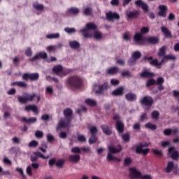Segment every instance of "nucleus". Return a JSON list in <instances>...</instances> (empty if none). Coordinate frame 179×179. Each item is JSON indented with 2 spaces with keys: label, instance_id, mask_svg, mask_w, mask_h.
I'll return each instance as SVG.
<instances>
[{
  "label": "nucleus",
  "instance_id": "nucleus-63",
  "mask_svg": "<svg viewBox=\"0 0 179 179\" xmlns=\"http://www.w3.org/2000/svg\"><path fill=\"white\" fill-rule=\"evenodd\" d=\"M81 150V148L79 147H74L71 149L72 153H80Z\"/></svg>",
  "mask_w": 179,
  "mask_h": 179
},
{
  "label": "nucleus",
  "instance_id": "nucleus-15",
  "mask_svg": "<svg viewBox=\"0 0 179 179\" xmlns=\"http://www.w3.org/2000/svg\"><path fill=\"white\" fill-rule=\"evenodd\" d=\"M158 9H159V11L158 12V15L161 17H166L167 16V6L166 5H159L158 7Z\"/></svg>",
  "mask_w": 179,
  "mask_h": 179
},
{
  "label": "nucleus",
  "instance_id": "nucleus-25",
  "mask_svg": "<svg viewBox=\"0 0 179 179\" xmlns=\"http://www.w3.org/2000/svg\"><path fill=\"white\" fill-rule=\"evenodd\" d=\"M124 97L127 101H135V100H136V94L132 92L126 94Z\"/></svg>",
  "mask_w": 179,
  "mask_h": 179
},
{
  "label": "nucleus",
  "instance_id": "nucleus-17",
  "mask_svg": "<svg viewBox=\"0 0 179 179\" xmlns=\"http://www.w3.org/2000/svg\"><path fill=\"white\" fill-rule=\"evenodd\" d=\"M168 155L171 157H179V152L174 146H171L168 149Z\"/></svg>",
  "mask_w": 179,
  "mask_h": 179
},
{
  "label": "nucleus",
  "instance_id": "nucleus-29",
  "mask_svg": "<svg viewBox=\"0 0 179 179\" xmlns=\"http://www.w3.org/2000/svg\"><path fill=\"white\" fill-rule=\"evenodd\" d=\"M120 69L118 67L113 66L112 68L108 69L106 71V73L108 75H115L116 73H118Z\"/></svg>",
  "mask_w": 179,
  "mask_h": 179
},
{
  "label": "nucleus",
  "instance_id": "nucleus-43",
  "mask_svg": "<svg viewBox=\"0 0 179 179\" xmlns=\"http://www.w3.org/2000/svg\"><path fill=\"white\" fill-rule=\"evenodd\" d=\"M155 85H156V80L153 78H150L147 81L146 87H150V86H155Z\"/></svg>",
  "mask_w": 179,
  "mask_h": 179
},
{
  "label": "nucleus",
  "instance_id": "nucleus-57",
  "mask_svg": "<svg viewBox=\"0 0 179 179\" xmlns=\"http://www.w3.org/2000/svg\"><path fill=\"white\" fill-rule=\"evenodd\" d=\"M81 150H83L84 153H92V148H90V147H81Z\"/></svg>",
  "mask_w": 179,
  "mask_h": 179
},
{
  "label": "nucleus",
  "instance_id": "nucleus-61",
  "mask_svg": "<svg viewBox=\"0 0 179 179\" xmlns=\"http://www.w3.org/2000/svg\"><path fill=\"white\" fill-rule=\"evenodd\" d=\"M32 55H33V52L31 51V48H27V50H25V55L27 57H31Z\"/></svg>",
  "mask_w": 179,
  "mask_h": 179
},
{
  "label": "nucleus",
  "instance_id": "nucleus-28",
  "mask_svg": "<svg viewBox=\"0 0 179 179\" xmlns=\"http://www.w3.org/2000/svg\"><path fill=\"white\" fill-rule=\"evenodd\" d=\"M22 122H27V124H34V122H37V117H22Z\"/></svg>",
  "mask_w": 179,
  "mask_h": 179
},
{
  "label": "nucleus",
  "instance_id": "nucleus-26",
  "mask_svg": "<svg viewBox=\"0 0 179 179\" xmlns=\"http://www.w3.org/2000/svg\"><path fill=\"white\" fill-rule=\"evenodd\" d=\"M63 71L64 66H62V65L61 64L55 66L52 69V71L54 72V73H55V75H59V73H62Z\"/></svg>",
  "mask_w": 179,
  "mask_h": 179
},
{
  "label": "nucleus",
  "instance_id": "nucleus-18",
  "mask_svg": "<svg viewBox=\"0 0 179 179\" xmlns=\"http://www.w3.org/2000/svg\"><path fill=\"white\" fill-rule=\"evenodd\" d=\"M174 162H169L167 163L166 167L164 168L163 171L166 173V174H170L173 170L175 169Z\"/></svg>",
  "mask_w": 179,
  "mask_h": 179
},
{
  "label": "nucleus",
  "instance_id": "nucleus-8",
  "mask_svg": "<svg viewBox=\"0 0 179 179\" xmlns=\"http://www.w3.org/2000/svg\"><path fill=\"white\" fill-rule=\"evenodd\" d=\"M39 78L40 74H38V73H25L22 76L23 80H28L29 79L31 82L38 80Z\"/></svg>",
  "mask_w": 179,
  "mask_h": 179
},
{
  "label": "nucleus",
  "instance_id": "nucleus-13",
  "mask_svg": "<svg viewBox=\"0 0 179 179\" xmlns=\"http://www.w3.org/2000/svg\"><path fill=\"white\" fill-rule=\"evenodd\" d=\"M115 129L118 134H124V131H125V124L121 120L116 121Z\"/></svg>",
  "mask_w": 179,
  "mask_h": 179
},
{
  "label": "nucleus",
  "instance_id": "nucleus-6",
  "mask_svg": "<svg viewBox=\"0 0 179 179\" xmlns=\"http://www.w3.org/2000/svg\"><path fill=\"white\" fill-rule=\"evenodd\" d=\"M89 130L91 134V136L89 138V143L90 145H93V143L97 142V134H99V129L96 126H91L89 128Z\"/></svg>",
  "mask_w": 179,
  "mask_h": 179
},
{
  "label": "nucleus",
  "instance_id": "nucleus-42",
  "mask_svg": "<svg viewBox=\"0 0 179 179\" xmlns=\"http://www.w3.org/2000/svg\"><path fill=\"white\" fill-rule=\"evenodd\" d=\"M94 37L96 40H101L103 38V34L100 31H95L94 33Z\"/></svg>",
  "mask_w": 179,
  "mask_h": 179
},
{
  "label": "nucleus",
  "instance_id": "nucleus-35",
  "mask_svg": "<svg viewBox=\"0 0 179 179\" xmlns=\"http://www.w3.org/2000/svg\"><path fill=\"white\" fill-rule=\"evenodd\" d=\"M145 128H147V129H151V131H156V129H157V126L156 124L148 122L145 124Z\"/></svg>",
  "mask_w": 179,
  "mask_h": 179
},
{
  "label": "nucleus",
  "instance_id": "nucleus-60",
  "mask_svg": "<svg viewBox=\"0 0 179 179\" xmlns=\"http://www.w3.org/2000/svg\"><path fill=\"white\" fill-rule=\"evenodd\" d=\"M73 71L71 69H66L63 70L62 75L63 76H66V75H69V73H71V72H73Z\"/></svg>",
  "mask_w": 179,
  "mask_h": 179
},
{
  "label": "nucleus",
  "instance_id": "nucleus-32",
  "mask_svg": "<svg viewBox=\"0 0 179 179\" xmlns=\"http://www.w3.org/2000/svg\"><path fill=\"white\" fill-rule=\"evenodd\" d=\"M87 30H97V25L93 22H88L86 24Z\"/></svg>",
  "mask_w": 179,
  "mask_h": 179
},
{
  "label": "nucleus",
  "instance_id": "nucleus-3",
  "mask_svg": "<svg viewBox=\"0 0 179 179\" xmlns=\"http://www.w3.org/2000/svg\"><path fill=\"white\" fill-rule=\"evenodd\" d=\"M149 33V27H143L141 29V33L138 32L134 35V40L138 45H143V36L142 34H148Z\"/></svg>",
  "mask_w": 179,
  "mask_h": 179
},
{
  "label": "nucleus",
  "instance_id": "nucleus-49",
  "mask_svg": "<svg viewBox=\"0 0 179 179\" xmlns=\"http://www.w3.org/2000/svg\"><path fill=\"white\" fill-rule=\"evenodd\" d=\"M64 164H65V160L64 159H59L56 162L57 167H59L60 169L64 167Z\"/></svg>",
  "mask_w": 179,
  "mask_h": 179
},
{
  "label": "nucleus",
  "instance_id": "nucleus-54",
  "mask_svg": "<svg viewBox=\"0 0 179 179\" xmlns=\"http://www.w3.org/2000/svg\"><path fill=\"white\" fill-rule=\"evenodd\" d=\"M64 31H66L69 34H71L72 33H76V29L75 28L66 27L64 29Z\"/></svg>",
  "mask_w": 179,
  "mask_h": 179
},
{
  "label": "nucleus",
  "instance_id": "nucleus-64",
  "mask_svg": "<svg viewBox=\"0 0 179 179\" xmlns=\"http://www.w3.org/2000/svg\"><path fill=\"white\" fill-rule=\"evenodd\" d=\"M173 96L175 97V99H178V103H179V91H173Z\"/></svg>",
  "mask_w": 179,
  "mask_h": 179
},
{
  "label": "nucleus",
  "instance_id": "nucleus-16",
  "mask_svg": "<svg viewBox=\"0 0 179 179\" xmlns=\"http://www.w3.org/2000/svg\"><path fill=\"white\" fill-rule=\"evenodd\" d=\"M121 150H122V147L121 145H117V147H114V145H110L108 147V152L113 155H115V153H120Z\"/></svg>",
  "mask_w": 179,
  "mask_h": 179
},
{
  "label": "nucleus",
  "instance_id": "nucleus-34",
  "mask_svg": "<svg viewBox=\"0 0 179 179\" xmlns=\"http://www.w3.org/2000/svg\"><path fill=\"white\" fill-rule=\"evenodd\" d=\"M85 103L86 104H87V106H90V107H96L97 102H96L95 100H93L92 99H87L85 100Z\"/></svg>",
  "mask_w": 179,
  "mask_h": 179
},
{
  "label": "nucleus",
  "instance_id": "nucleus-21",
  "mask_svg": "<svg viewBox=\"0 0 179 179\" xmlns=\"http://www.w3.org/2000/svg\"><path fill=\"white\" fill-rule=\"evenodd\" d=\"M163 83H164V78H163V77H159L157 79L155 85L158 86V90L159 92H163V90H164Z\"/></svg>",
  "mask_w": 179,
  "mask_h": 179
},
{
  "label": "nucleus",
  "instance_id": "nucleus-53",
  "mask_svg": "<svg viewBox=\"0 0 179 179\" xmlns=\"http://www.w3.org/2000/svg\"><path fill=\"white\" fill-rule=\"evenodd\" d=\"M77 141L82 143H85V142H86V137L84 135H79L78 136Z\"/></svg>",
  "mask_w": 179,
  "mask_h": 179
},
{
  "label": "nucleus",
  "instance_id": "nucleus-33",
  "mask_svg": "<svg viewBox=\"0 0 179 179\" xmlns=\"http://www.w3.org/2000/svg\"><path fill=\"white\" fill-rule=\"evenodd\" d=\"M140 76L141 78H153V76H155V74L153 73L145 71L142 72Z\"/></svg>",
  "mask_w": 179,
  "mask_h": 179
},
{
  "label": "nucleus",
  "instance_id": "nucleus-20",
  "mask_svg": "<svg viewBox=\"0 0 179 179\" xmlns=\"http://www.w3.org/2000/svg\"><path fill=\"white\" fill-rule=\"evenodd\" d=\"M159 41H160V39L157 36H149L146 38V42L148 43V44H152V45L159 44Z\"/></svg>",
  "mask_w": 179,
  "mask_h": 179
},
{
  "label": "nucleus",
  "instance_id": "nucleus-46",
  "mask_svg": "<svg viewBox=\"0 0 179 179\" xmlns=\"http://www.w3.org/2000/svg\"><path fill=\"white\" fill-rule=\"evenodd\" d=\"M131 57H134L136 61H137V59H139L141 57H142V53H141L139 51H136L132 54Z\"/></svg>",
  "mask_w": 179,
  "mask_h": 179
},
{
  "label": "nucleus",
  "instance_id": "nucleus-12",
  "mask_svg": "<svg viewBox=\"0 0 179 179\" xmlns=\"http://www.w3.org/2000/svg\"><path fill=\"white\" fill-rule=\"evenodd\" d=\"M106 19L109 22H113L114 19L115 20H120V14L117 13H113V11H109L106 13Z\"/></svg>",
  "mask_w": 179,
  "mask_h": 179
},
{
  "label": "nucleus",
  "instance_id": "nucleus-59",
  "mask_svg": "<svg viewBox=\"0 0 179 179\" xmlns=\"http://www.w3.org/2000/svg\"><path fill=\"white\" fill-rule=\"evenodd\" d=\"M124 166H130L132 164V159L129 157H126L124 161Z\"/></svg>",
  "mask_w": 179,
  "mask_h": 179
},
{
  "label": "nucleus",
  "instance_id": "nucleus-48",
  "mask_svg": "<svg viewBox=\"0 0 179 179\" xmlns=\"http://www.w3.org/2000/svg\"><path fill=\"white\" fill-rule=\"evenodd\" d=\"M121 76L122 78H132V74H131V71H129L122 72Z\"/></svg>",
  "mask_w": 179,
  "mask_h": 179
},
{
  "label": "nucleus",
  "instance_id": "nucleus-31",
  "mask_svg": "<svg viewBox=\"0 0 179 179\" xmlns=\"http://www.w3.org/2000/svg\"><path fill=\"white\" fill-rule=\"evenodd\" d=\"M127 16L129 17V19H135L139 16V11L135 10L133 12H129L127 14Z\"/></svg>",
  "mask_w": 179,
  "mask_h": 179
},
{
  "label": "nucleus",
  "instance_id": "nucleus-27",
  "mask_svg": "<svg viewBox=\"0 0 179 179\" xmlns=\"http://www.w3.org/2000/svg\"><path fill=\"white\" fill-rule=\"evenodd\" d=\"M161 31L164 34L166 38L172 37L171 31L170 30H169V28H167L166 27H162Z\"/></svg>",
  "mask_w": 179,
  "mask_h": 179
},
{
  "label": "nucleus",
  "instance_id": "nucleus-30",
  "mask_svg": "<svg viewBox=\"0 0 179 179\" xmlns=\"http://www.w3.org/2000/svg\"><path fill=\"white\" fill-rule=\"evenodd\" d=\"M69 46L73 50H78V48H80V43L76 41H71L69 42Z\"/></svg>",
  "mask_w": 179,
  "mask_h": 179
},
{
  "label": "nucleus",
  "instance_id": "nucleus-19",
  "mask_svg": "<svg viewBox=\"0 0 179 179\" xmlns=\"http://www.w3.org/2000/svg\"><path fill=\"white\" fill-rule=\"evenodd\" d=\"M101 128L102 129L103 134H104L107 136H110V135H111L113 134V130L111 129L110 126H108L107 124H102L101 126Z\"/></svg>",
  "mask_w": 179,
  "mask_h": 179
},
{
  "label": "nucleus",
  "instance_id": "nucleus-9",
  "mask_svg": "<svg viewBox=\"0 0 179 179\" xmlns=\"http://www.w3.org/2000/svg\"><path fill=\"white\" fill-rule=\"evenodd\" d=\"M141 106H145V107H152L155 101L153 98L150 96H145L143 99L140 101Z\"/></svg>",
  "mask_w": 179,
  "mask_h": 179
},
{
  "label": "nucleus",
  "instance_id": "nucleus-10",
  "mask_svg": "<svg viewBox=\"0 0 179 179\" xmlns=\"http://www.w3.org/2000/svg\"><path fill=\"white\" fill-rule=\"evenodd\" d=\"M129 176L130 177V178L141 179L142 173H141V171H138V169H136V168H135V167L129 168Z\"/></svg>",
  "mask_w": 179,
  "mask_h": 179
},
{
  "label": "nucleus",
  "instance_id": "nucleus-23",
  "mask_svg": "<svg viewBox=\"0 0 179 179\" xmlns=\"http://www.w3.org/2000/svg\"><path fill=\"white\" fill-rule=\"evenodd\" d=\"M25 111H27V113L29 111H33V113L38 114V108L36 105H29L25 107Z\"/></svg>",
  "mask_w": 179,
  "mask_h": 179
},
{
  "label": "nucleus",
  "instance_id": "nucleus-38",
  "mask_svg": "<svg viewBox=\"0 0 179 179\" xmlns=\"http://www.w3.org/2000/svg\"><path fill=\"white\" fill-rule=\"evenodd\" d=\"M122 139L125 143H128L131 141V134L129 133H125L124 134L122 135Z\"/></svg>",
  "mask_w": 179,
  "mask_h": 179
},
{
  "label": "nucleus",
  "instance_id": "nucleus-2",
  "mask_svg": "<svg viewBox=\"0 0 179 179\" xmlns=\"http://www.w3.org/2000/svg\"><path fill=\"white\" fill-rule=\"evenodd\" d=\"M68 87L71 89H80L83 85V80L78 76L69 77L66 80Z\"/></svg>",
  "mask_w": 179,
  "mask_h": 179
},
{
  "label": "nucleus",
  "instance_id": "nucleus-40",
  "mask_svg": "<svg viewBox=\"0 0 179 179\" xmlns=\"http://www.w3.org/2000/svg\"><path fill=\"white\" fill-rule=\"evenodd\" d=\"M88 31L89 29H87V28H84L81 30V33L85 38H89L92 37V36L89 34Z\"/></svg>",
  "mask_w": 179,
  "mask_h": 179
},
{
  "label": "nucleus",
  "instance_id": "nucleus-47",
  "mask_svg": "<svg viewBox=\"0 0 179 179\" xmlns=\"http://www.w3.org/2000/svg\"><path fill=\"white\" fill-rule=\"evenodd\" d=\"M16 171H17V173H20V176H22V179H27V177H26V175H24V172L23 171V169L16 168Z\"/></svg>",
  "mask_w": 179,
  "mask_h": 179
},
{
  "label": "nucleus",
  "instance_id": "nucleus-52",
  "mask_svg": "<svg viewBox=\"0 0 179 179\" xmlns=\"http://www.w3.org/2000/svg\"><path fill=\"white\" fill-rule=\"evenodd\" d=\"M152 153L156 156H163V151L162 150L152 149Z\"/></svg>",
  "mask_w": 179,
  "mask_h": 179
},
{
  "label": "nucleus",
  "instance_id": "nucleus-50",
  "mask_svg": "<svg viewBox=\"0 0 179 179\" xmlns=\"http://www.w3.org/2000/svg\"><path fill=\"white\" fill-rule=\"evenodd\" d=\"M159 115H160V113L157 110H154L152 112L151 117L154 120H157L159 118Z\"/></svg>",
  "mask_w": 179,
  "mask_h": 179
},
{
  "label": "nucleus",
  "instance_id": "nucleus-56",
  "mask_svg": "<svg viewBox=\"0 0 179 179\" xmlns=\"http://www.w3.org/2000/svg\"><path fill=\"white\" fill-rule=\"evenodd\" d=\"M35 136L39 139H41V138L44 136V133H43L41 131L37 130L35 133Z\"/></svg>",
  "mask_w": 179,
  "mask_h": 179
},
{
  "label": "nucleus",
  "instance_id": "nucleus-44",
  "mask_svg": "<svg viewBox=\"0 0 179 179\" xmlns=\"http://www.w3.org/2000/svg\"><path fill=\"white\" fill-rule=\"evenodd\" d=\"M46 38L51 40L52 38H59V33L51 34L46 35Z\"/></svg>",
  "mask_w": 179,
  "mask_h": 179
},
{
  "label": "nucleus",
  "instance_id": "nucleus-11",
  "mask_svg": "<svg viewBox=\"0 0 179 179\" xmlns=\"http://www.w3.org/2000/svg\"><path fill=\"white\" fill-rule=\"evenodd\" d=\"M134 3L136 6H138V8H141L145 13H148V12H149V6L148 5V3L143 2V1L137 0L135 1Z\"/></svg>",
  "mask_w": 179,
  "mask_h": 179
},
{
  "label": "nucleus",
  "instance_id": "nucleus-45",
  "mask_svg": "<svg viewBox=\"0 0 179 179\" xmlns=\"http://www.w3.org/2000/svg\"><path fill=\"white\" fill-rule=\"evenodd\" d=\"M33 8H34V9H36L37 10H43L44 5L35 3L33 4Z\"/></svg>",
  "mask_w": 179,
  "mask_h": 179
},
{
  "label": "nucleus",
  "instance_id": "nucleus-36",
  "mask_svg": "<svg viewBox=\"0 0 179 179\" xmlns=\"http://www.w3.org/2000/svg\"><path fill=\"white\" fill-rule=\"evenodd\" d=\"M67 13H69V15H71V13L73 15H78V13H79V8L71 7L67 10Z\"/></svg>",
  "mask_w": 179,
  "mask_h": 179
},
{
  "label": "nucleus",
  "instance_id": "nucleus-1",
  "mask_svg": "<svg viewBox=\"0 0 179 179\" xmlns=\"http://www.w3.org/2000/svg\"><path fill=\"white\" fill-rule=\"evenodd\" d=\"M63 114L66 119H61L56 127L57 131H59V129H62V128H68L69 125H71V122H72V117L73 115V110L71 109V108H67L64 110Z\"/></svg>",
  "mask_w": 179,
  "mask_h": 179
},
{
  "label": "nucleus",
  "instance_id": "nucleus-7",
  "mask_svg": "<svg viewBox=\"0 0 179 179\" xmlns=\"http://www.w3.org/2000/svg\"><path fill=\"white\" fill-rule=\"evenodd\" d=\"M34 97H37V94L34 93L32 95L29 93L25 94V96H17V100L21 104H26L28 101H33Z\"/></svg>",
  "mask_w": 179,
  "mask_h": 179
},
{
  "label": "nucleus",
  "instance_id": "nucleus-39",
  "mask_svg": "<svg viewBox=\"0 0 179 179\" xmlns=\"http://www.w3.org/2000/svg\"><path fill=\"white\" fill-rule=\"evenodd\" d=\"M162 64L163 62H159V60H157V59H152V61L150 62V64H151L152 66H160Z\"/></svg>",
  "mask_w": 179,
  "mask_h": 179
},
{
  "label": "nucleus",
  "instance_id": "nucleus-14",
  "mask_svg": "<svg viewBox=\"0 0 179 179\" xmlns=\"http://www.w3.org/2000/svg\"><path fill=\"white\" fill-rule=\"evenodd\" d=\"M48 57V55L45 52H40L38 54L36 55L34 57L29 59V61L31 62H34V61H36V59H40V58H42V59H46Z\"/></svg>",
  "mask_w": 179,
  "mask_h": 179
},
{
  "label": "nucleus",
  "instance_id": "nucleus-37",
  "mask_svg": "<svg viewBox=\"0 0 179 179\" xmlns=\"http://www.w3.org/2000/svg\"><path fill=\"white\" fill-rule=\"evenodd\" d=\"M174 61L176 60V56L172 55H167L164 56V59L162 60V62H164V61Z\"/></svg>",
  "mask_w": 179,
  "mask_h": 179
},
{
  "label": "nucleus",
  "instance_id": "nucleus-41",
  "mask_svg": "<svg viewBox=\"0 0 179 179\" xmlns=\"http://www.w3.org/2000/svg\"><path fill=\"white\" fill-rule=\"evenodd\" d=\"M166 50H167V48L166 46H162L158 52L159 57H164L166 56Z\"/></svg>",
  "mask_w": 179,
  "mask_h": 179
},
{
  "label": "nucleus",
  "instance_id": "nucleus-51",
  "mask_svg": "<svg viewBox=\"0 0 179 179\" xmlns=\"http://www.w3.org/2000/svg\"><path fill=\"white\" fill-rule=\"evenodd\" d=\"M136 63V60L132 56L129 59L127 62L129 66H132V65L135 64Z\"/></svg>",
  "mask_w": 179,
  "mask_h": 179
},
{
  "label": "nucleus",
  "instance_id": "nucleus-22",
  "mask_svg": "<svg viewBox=\"0 0 179 179\" xmlns=\"http://www.w3.org/2000/svg\"><path fill=\"white\" fill-rule=\"evenodd\" d=\"M124 87H119L116 90H113L111 93L112 96H124Z\"/></svg>",
  "mask_w": 179,
  "mask_h": 179
},
{
  "label": "nucleus",
  "instance_id": "nucleus-58",
  "mask_svg": "<svg viewBox=\"0 0 179 179\" xmlns=\"http://www.w3.org/2000/svg\"><path fill=\"white\" fill-rule=\"evenodd\" d=\"M80 160V157H69V162L71 163H78Z\"/></svg>",
  "mask_w": 179,
  "mask_h": 179
},
{
  "label": "nucleus",
  "instance_id": "nucleus-4",
  "mask_svg": "<svg viewBox=\"0 0 179 179\" xmlns=\"http://www.w3.org/2000/svg\"><path fill=\"white\" fill-rule=\"evenodd\" d=\"M148 146H149V143H140L136 147V153H137V155H143V156H146L149 152H150V148L143 149V148H148Z\"/></svg>",
  "mask_w": 179,
  "mask_h": 179
},
{
  "label": "nucleus",
  "instance_id": "nucleus-24",
  "mask_svg": "<svg viewBox=\"0 0 179 179\" xmlns=\"http://www.w3.org/2000/svg\"><path fill=\"white\" fill-rule=\"evenodd\" d=\"M11 86H17L18 87H22V89H27V83L23 81H16L12 83Z\"/></svg>",
  "mask_w": 179,
  "mask_h": 179
},
{
  "label": "nucleus",
  "instance_id": "nucleus-55",
  "mask_svg": "<svg viewBox=\"0 0 179 179\" xmlns=\"http://www.w3.org/2000/svg\"><path fill=\"white\" fill-rule=\"evenodd\" d=\"M173 134V129H166L164 130V135L165 136H170Z\"/></svg>",
  "mask_w": 179,
  "mask_h": 179
},
{
  "label": "nucleus",
  "instance_id": "nucleus-62",
  "mask_svg": "<svg viewBox=\"0 0 179 179\" xmlns=\"http://www.w3.org/2000/svg\"><path fill=\"white\" fill-rule=\"evenodd\" d=\"M84 14L86 16H89V15H92V8L87 7V8H85L84 10Z\"/></svg>",
  "mask_w": 179,
  "mask_h": 179
},
{
  "label": "nucleus",
  "instance_id": "nucleus-5",
  "mask_svg": "<svg viewBox=\"0 0 179 179\" xmlns=\"http://www.w3.org/2000/svg\"><path fill=\"white\" fill-rule=\"evenodd\" d=\"M94 87L97 89L95 91L96 94H99V96H104V92L108 90V83L105 82L102 85L94 83Z\"/></svg>",
  "mask_w": 179,
  "mask_h": 179
}]
</instances>
